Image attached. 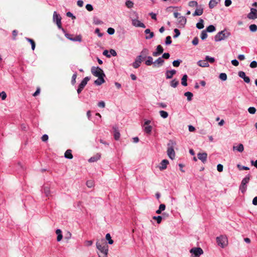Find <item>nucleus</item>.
I'll use <instances>...</instances> for the list:
<instances>
[{
	"label": "nucleus",
	"mask_w": 257,
	"mask_h": 257,
	"mask_svg": "<svg viewBox=\"0 0 257 257\" xmlns=\"http://www.w3.org/2000/svg\"><path fill=\"white\" fill-rule=\"evenodd\" d=\"M96 246L98 250L102 254L101 255L98 254L99 257H107L108 252V246L107 245H102L99 241H97L96 243Z\"/></svg>",
	"instance_id": "f257e3e1"
},
{
	"label": "nucleus",
	"mask_w": 257,
	"mask_h": 257,
	"mask_svg": "<svg viewBox=\"0 0 257 257\" xmlns=\"http://www.w3.org/2000/svg\"><path fill=\"white\" fill-rule=\"evenodd\" d=\"M176 145L175 142L173 140H170L168 144V149H167V155L169 157L173 160L174 159L175 156V153L174 150V146Z\"/></svg>",
	"instance_id": "f03ea898"
},
{
	"label": "nucleus",
	"mask_w": 257,
	"mask_h": 257,
	"mask_svg": "<svg viewBox=\"0 0 257 257\" xmlns=\"http://www.w3.org/2000/svg\"><path fill=\"white\" fill-rule=\"evenodd\" d=\"M250 178V175H248L242 179L241 182V184L239 186V190L241 192L242 194H244L246 190L247 184L249 182Z\"/></svg>",
	"instance_id": "7ed1b4c3"
},
{
	"label": "nucleus",
	"mask_w": 257,
	"mask_h": 257,
	"mask_svg": "<svg viewBox=\"0 0 257 257\" xmlns=\"http://www.w3.org/2000/svg\"><path fill=\"white\" fill-rule=\"evenodd\" d=\"M192 254L191 257H199L203 253V250L201 247H193L190 250Z\"/></svg>",
	"instance_id": "20e7f679"
},
{
	"label": "nucleus",
	"mask_w": 257,
	"mask_h": 257,
	"mask_svg": "<svg viewBox=\"0 0 257 257\" xmlns=\"http://www.w3.org/2000/svg\"><path fill=\"white\" fill-rule=\"evenodd\" d=\"M91 72L92 74L96 77H99L101 76H105V74L103 70L99 67H92Z\"/></svg>",
	"instance_id": "39448f33"
},
{
	"label": "nucleus",
	"mask_w": 257,
	"mask_h": 257,
	"mask_svg": "<svg viewBox=\"0 0 257 257\" xmlns=\"http://www.w3.org/2000/svg\"><path fill=\"white\" fill-rule=\"evenodd\" d=\"M138 16L137 17V19H133L132 20V25L136 27H141L143 28H145L146 26L145 25L141 22L140 21L138 20Z\"/></svg>",
	"instance_id": "423d86ee"
},
{
	"label": "nucleus",
	"mask_w": 257,
	"mask_h": 257,
	"mask_svg": "<svg viewBox=\"0 0 257 257\" xmlns=\"http://www.w3.org/2000/svg\"><path fill=\"white\" fill-rule=\"evenodd\" d=\"M225 29L218 33L214 37V40L218 42L223 40L225 38Z\"/></svg>",
	"instance_id": "0eeeda50"
},
{
	"label": "nucleus",
	"mask_w": 257,
	"mask_h": 257,
	"mask_svg": "<svg viewBox=\"0 0 257 257\" xmlns=\"http://www.w3.org/2000/svg\"><path fill=\"white\" fill-rule=\"evenodd\" d=\"M247 18L251 20H254L257 18V10L254 8H251L250 9V12L247 15Z\"/></svg>",
	"instance_id": "6e6552de"
},
{
	"label": "nucleus",
	"mask_w": 257,
	"mask_h": 257,
	"mask_svg": "<svg viewBox=\"0 0 257 257\" xmlns=\"http://www.w3.org/2000/svg\"><path fill=\"white\" fill-rule=\"evenodd\" d=\"M163 51L164 49L163 47L160 45H158L157 46L156 51L153 52V56L154 57L158 56L163 53Z\"/></svg>",
	"instance_id": "1a4fd4ad"
},
{
	"label": "nucleus",
	"mask_w": 257,
	"mask_h": 257,
	"mask_svg": "<svg viewBox=\"0 0 257 257\" xmlns=\"http://www.w3.org/2000/svg\"><path fill=\"white\" fill-rule=\"evenodd\" d=\"M197 158L200 160L203 163H205L207 161V154L206 152L199 153L197 154Z\"/></svg>",
	"instance_id": "9d476101"
},
{
	"label": "nucleus",
	"mask_w": 257,
	"mask_h": 257,
	"mask_svg": "<svg viewBox=\"0 0 257 257\" xmlns=\"http://www.w3.org/2000/svg\"><path fill=\"white\" fill-rule=\"evenodd\" d=\"M149 51L147 48H144L140 53V55L138 56H140V58L143 61L145 59L147 58V55L149 54Z\"/></svg>",
	"instance_id": "9b49d317"
},
{
	"label": "nucleus",
	"mask_w": 257,
	"mask_h": 257,
	"mask_svg": "<svg viewBox=\"0 0 257 257\" xmlns=\"http://www.w3.org/2000/svg\"><path fill=\"white\" fill-rule=\"evenodd\" d=\"M140 56H137L135 61L132 64V66L135 69L138 68L143 61L142 59L140 58Z\"/></svg>",
	"instance_id": "f8f14e48"
},
{
	"label": "nucleus",
	"mask_w": 257,
	"mask_h": 257,
	"mask_svg": "<svg viewBox=\"0 0 257 257\" xmlns=\"http://www.w3.org/2000/svg\"><path fill=\"white\" fill-rule=\"evenodd\" d=\"M238 76L242 78L244 82H245L247 83H249L250 81V78L249 77L246 76L245 73L243 71H240L238 73Z\"/></svg>",
	"instance_id": "ddd939ff"
},
{
	"label": "nucleus",
	"mask_w": 257,
	"mask_h": 257,
	"mask_svg": "<svg viewBox=\"0 0 257 257\" xmlns=\"http://www.w3.org/2000/svg\"><path fill=\"white\" fill-rule=\"evenodd\" d=\"M164 63V60L161 57H159L154 62V67H159L163 65Z\"/></svg>",
	"instance_id": "4468645a"
},
{
	"label": "nucleus",
	"mask_w": 257,
	"mask_h": 257,
	"mask_svg": "<svg viewBox=\"0 0 257 257\" xmlns=\"http://www.w3.org/2000/svg\"><path fill=\"white\" fill-rule=\"evenodd\" d=\"M90 79V77L86 76L82 80L81 83L79 85V87L84 89L85 86L86 85L88 81Z\"/></svg>",
	"instance_id": "2eb2a0df"
},
{
	"label": "nucleus",
	"mask_w": 257,
	"mask_h": 257,
	"mask_svg": "<svg viewBox=\"0 0 257 257\" xmlns=\"http://www.w3.org/2000/svg\"><path fill=\"white\" fill-rule=\"evenodd\" d=\"M169 164V161L164 159L161 161L160 163V166H159V169L160 170H164L167 168V166Z\"/></svg>",
	"instance_id": "dca6fc26"
},
{
	"label": "nucleus",
	"mask_w": 257,
	"mask_h": 257,
	"mask_svg": "<svg viewBox=\"0 0 257 257\" xmlns=\"http://www.w3.org/2000/svg\"><path fill=\"white\" fill-rule=\"evenodd\" d=\"M176 73V71L174 69L171 70H167L165 73L166 77L167 79H171Z\"/></svg>",
	"instance_id": "f3484780"
},
{
	"label": "nucleus",
	"mask_w": 257,
	"mask_h": 257,
	"mask_svg": "<svg viewBox=\"0 0 257 257\" xmlns=\"http://www.w3.org/2000/svg\"><path fill=\"white\" fill-rule=\"evenodd\" d=\"M216 242L217 244L222 248L224 247L223 236L220 235V236L216 237Z\"/></svg>",
	"instance_id": "a211bd4d"
},
{
	"label": "nucleus",
	"mask_w": 257,
	"mask_h": 257,
	"mask_svg": "<svg viewBox=\"0 0 257 257\" xmlns=\"http://www.w3.org/2000/svg\"><path fill=\"white\" fill-rule=\"evenodd\" d=\"M104 76H99V77H98V79H97L96 80H95L94 82V83L96 85H101L102 83H103L104 82H105V80L104 79Z\"/></svg>",
	"instance_id": "6ab92c4d"
},
{
	"label": "nucleus",
	"mask_w": 257,
	"mask_h": 257,
	"mask_svg": "<svg viewBox=\"0 0 257 257\" xmlns=\"http://www.w3.org/2000/svg\"><path fill=\"white\" fill-rule=\"evenodd\" d=\"M53 21L56 23H59L60 22H61V17L56 12H54L53 14Z\"/></svg>",
	"instance_id": "aec40b11"
},
{
	"label": "nucleus",
	"mask_w": 257,
	"mask_h": 257,
	"mask_svg": "<svg viewBox=\"0 0 257 257\" xmlns=\"http://www.w3.org/2000/svg\"><path fill=\"white\" fill-rule=\"evenodd\" d=\"M233 151H237L240 153H241L244 150V147L242 144H239L237 146H233L232 148Z\"/></svg>",
	"instance_id": "412c9836"
},
{
	"label": "nucleus",
	"mask_w": 257,
	"mask_h": 257,
	"mask_svg": "<svg viewBox=\"0 0 257 257\" xmlns=\"http://www.w3.org/2000/svg\"><path fill=\"white\" fill-rule=\"evenodd\" d=\"M113 130L114 138L116 141H117L119 140L120 136L119 131L117 128L114 127H113Z\"/></svg>",
	"instance_id": "4be33fe9"
},
{
	"label": "nucleus",
	"mask_w": 257,
	"mask_h": 257,
	"mask_svg": "<svg viewBox=\"0 0 257 257\" xmlns=\"http://www.w3.org/2000/svg\"><path fill=\"white\" fill-rule=\"evenodd\" d=\"M101 157V155L100 154H97L94 156L91 157L89 159L88 162H95L98 161L100 159Z\"/></svg>",
	"instance_id": "5701e85b"
},
{
	"label": "nucleus",
	"mask_w": 257,
	"mask_h": 257,
	"mask_svg": "<svg viewBox=\"0 0 257 257\" xmlns=\"http://www.w3.org/2000/svg\"><path fill=\"white\" fill-rule=\"evenodd\" d=\"M145 33L146 34H149V35L146 36L145 37V39L147 40L150 39L152 38L153 37H154V33L151 32L149 29H147L145 30Z\"/></svg>",
	"instance_id": "b1692460"
},
{
	"label": "nucleus",
	"mask_w": 257,
	"mask_h": 257,
	"mask_svg": "<svg viewBox=\"0 0 257 257\" xmlns=\"http://www.w3.org/2000/svg\"><path fill=\"white\" fill-rule=\"evenodd\" d=\"M220 2V0H210L209 3V7L210 9L214 8L217 4Z\"/></svg>",
	"instance_id": "393cba45"
},
{
	"label": "nucleus",
	"mask_w": 257,
	"mask_h": 257,
	"mask_svg": "<svg viewBox=\"0 0 257 257\" xmlns=\"http://www.w3.org/2000/svg\"><path fill=\"white\" fill-rule=\"evenodd\" d=\"M197 64L202 67H206L209 66L208 62L205 59L204 60H199L197 62Z\"/></svg>",
	"instance_id": "a878e982"
},
{
	"label": "nucleus",
	"mask_w": 257,
	"mask_h": 257,
	"mask_svg": "<svg viewBox=\"0 0 257 257\" xmlns=\"http://www.w3.org/2000/svg\"><path fill=\"white\" fill-rule=\"evenodd\" d=\"M67 39H68L69 40H70L72 41H74V42H76V41L81 42L82 41V37L80 35H77L76 36H75L73 38H69V37H67Z\"/></svg>",
	"instance_id": "bb28decb"
},
{
	"label": "nucleus",
	"mask_w": 257,
	"mask_h": 257,
	"mask_svg": "<svg viewBox=\"0 0 257 257\" xmlns=\"http://www.w3.org/2000/svg\"><path fill=\"white\" fill-rule=\"evenodd\" d=\"M64 157L67 159H72L73 157L72 154V151L71 150H67L65 153Z\"/></svg>",
	"instance_id": "cd10ccee"
},
{
	"label": "nucleus",
	"mask_w": 257,
	"mask_h": 257,
	"mask_svg": "<svg viewBox=\"0 0 257 257\" xmlns=\"http://www.w3.org/2000/svg\"><path fill=\"white\" fill-rule=\"evenodd\" d=\"M203 13V9L202 8H200L199 9H197L195 10L194 13L193 14V16H201L202 15Z\"/></svg>",
	"instance_id": "c85d7f7f"
},
{
	"label": "nucleus",
	"mask_w": 257,
	"mask_h": 257,
	"mask_svg": "<svg viewBox=\"0 0 257 257\" xmlns=\"http://www.w3.org/2000/svg\"><path fill=\"white\" fill-rule=\"evenodd\" d=\"M179 24L184 27L186 23V19L185 17H179Z\"/></svg>",
	"instance_id": "c756f323"
},
{
	"label": "nucleus",
	"mask_w": 257,
	"mask_h": 257,
	"mask_svg": "<svg viewBox=\"0 0 257 257\" xmlns=\"http://www.w3.org/2000/svg\"><path fill=\"white\" fill-rule=\"evenodd\" d=\"M187 78H188V76L187 74L183 75V76L181 79V84L183 86H187Z\"/></svg>",
	"instance_id": "7c9ffc66"
},
{
	"label": "nucleus",
	"mask_w": 257,
	"mask_h": 257,
	"mask_svg": "<svg viewBox=\"0 0 257 257\" xmlns=\"http://www.w3.org/2000/svg\"><path fill=\"white\" fill-rule=\"evenodd\" d=\"M147 60L145 61V64L147 66H151V65H154L153 59L151 56H148Z\"/></svg>",
	"instance_id": "2f4dec72"
},
{
	"label": "nucleus",
	"mask_w": 257,
	"mask_h": 257,
	"mask_svg": "<svg viewBox=\"0 0 257 257\" xmlns=\"http://www.w3.org/2000/svg\"><path fill=\"white\" fill-rule=\"evenodd\" d=\"M204 21L202 19H200L199 22L196 24V27L198 29H202L204 28Z\"/></svg>",
	"instance_id": "473e14b6"
},
{
	"label": "nucleus",
	"mask_w": 257,
	"mask_h": 257,
	"mask_svg": "<svg viewBox=\"0 0 257 257\" xmlns=\"http://www.w3.org/2000/svg\"><path fill=\"white\" fill-rule=\"evenodd\" d=\"M26 40L31 44L32 49L33 50H34L36 47V44L34 41L33 39H30L29 38H26Z\"/></svg>",
	"instance_id": "72a5a7b5"
},
{
	"label": "nucleus",
	"mask_w": 257,
	"mask_h": 257,
	"mask_svg": "<svg viewBox=\"0 0 257 257\" xmlns=\"http://www.w3.org/2000/svg\"><path fill=\"white\" fill-rule=\"evenodd\" d=\"M215 30V27L213 25H210L206 28L205 31L207 32L212 33L214 32Z\"/></svg>",
	"instance_id": "f704fd0d"
},
{
	"label": "nucleus",
	"mask_w": 257,
	"mask_h": 257,
	"mask_svg": "<svg viewBox=\"0 0 257 257\" xmlns=\"http://www.w3.org/2000/svg\"><path fill=\"white\" fill-rule=\"evenodd\" d=\"M178 84L179 81L176 79H174L170 82V85L173 88H176L178 85Z\"/></svg>",
	"instance_id": "c9c22d12"
},
{
	"label": "nucleus",
	"mask_w": 257,
	"mask_h": 257,
	"mask_svg": "<svg viewBox=\"0 0 257 257\" xmlns=\"http://www.w3.org/2000/svg\"><path fill=\"white\" fill-rule=\"evenodd\" d=\"M184 95L187 97L188 101H191L193 96V93L191 92L187 91L184 93Z\"/></svg>",
	"instance_id": "e433bc0d"
},
{
	"label": "nucleus",
	"mask_w": 257,
	"mask_h": 257,
	"mask_svg": "<svg viewBox=\"0 0 257 257\" xmlns=\"http://www.w3.org/2000/svg\"><path fill=\"white\" fill-rule=\"evenodd\" d=\"M93 23L95 25H101L103 23L100 20L95 16L93 18Z\"/></svg>",
	"instance_id": "4c0bfd02"
},
{
	"label": "nucleus",
	"mask_w": 257,
	"mask_h": 257,
	"mask_svg": "<svg viewBox=\"0 0 257 257\" xmlns=\"http://www.w3.org/2000/svg\"><path fill=\"white\" fill-rule=\"evenodd\" d=\"M152 128L153 127L151 125H147L144 127V131L146 134H150L152 132Z\"/></svg>",
	"instance_id": "58836bf2"
},
{
	"label": "nucleus",
	"mask_w": 257,
	"mask_h": 257,
	"mask_svg": "<svg viewBox=\"0 0 257 257\" xmlns=\"http://www.w3.org/2000/svg\"><path fill=\"white\" fill-rule=\"evenodd\" d=\"M43 191L47 197H48L50 195V190L49 187L45 186L43 188Z\"/></svg>",
	"instance_id": "ea45409f"
},
{
	"label": "nucleus",
	"mask_w": 257,
	"mask_h": 257,
	"mask_svg": "<svg viewBox=\"0 0 257 257\" xmlns=\"http://www.w3.org/2000/svg\"><path fill=\"white\" fill-rule=\"evenodd\" d=\"M105 238L108 241L109 244H112L113 243V240L111 239V235L109 233H107L105 235Z\"/></svg>",
	"instance_id": "a19ab883"
},
{
	"label": "nucleus",
	"mask_w": 257,
	"mask_h": 257,
	"mask_svg": "<svg viewBox=\"0 0 257 257\" xmlns=\"http://www.w3.org/2000/svg\"><path fill=\"white\" fill-rule=\"evenodd\" d=\"M159 113L161 116L163 118H166L168 116V113L164 110H160Z\"/></svg>",
	"instance_id": "79ce46f5"
},
{
	"label": "nucleus",
	"mask_w": 257,
	"mask_h": 257,
	"mask_svg": "<svg viewBox=\"0 0 257 257\" xmlns=\"http://www.w3.org/2000/svg\"><path fill=\"white\" fill-rule=\"evenodd\" d=\"M182 61L180 59H177V60H174L172 64H173V66L174 67H179L180 63H182Z\"/></svg>",
	"instance_id": "37998d69"
},
{
	"label": "nucleus",
	"mask_w": 257,
	"mask_h": 257,
	"mask_svg": "<svg viewBox=\"0 0 257 257\" xmlns=\"http://www.w3.org/2000/svg\"><path fill=\"white\" fill-rule=\"evenodd\" d=\"M153 219L154 220H156L157 222L159 224L161 222L162 220L163 219V217L162 216H154L153 217Z\"/></svg>",
	"instance_id": "c03bdc74"
},
{
	"label": "nucleus",
	"mask_w": 257,
	"mask_h": 257,
	"mask_svg": "<svg viewBox=\"0 0 257 257\" xmlns=\"http://www.w3.org/2000/svg\"><path fill=\"white\" fill-rule=\"evenodd\" d=\"M249 28L251 32H255L257 31V26L255 24L250 25Z\"/></svg>",
	"instance_id": "a18cd8bd"
},
{
	"label": "nucleus",
	"mask_w": 257,
	"mask_h": 257,
	"mask_svg": "<svg viewBox=\"0 0 257 257\" xmlns=\"http://www.w3.org/2000/svg\"><path fill=\"white\" fill-rule=\"evenodd\" d=\"M125 5L128 8H132L134 6V3L130 0H127L125 2Z\"/></svg>",
	"instance_id": "49530a36"
},
{
	"label": "nucleus",
	"mask_w": 257,
	"mask_h": 257,
	"mask_svg": "<svg viewBox=\"0 0 257 257\" xmlns=\"http://www.w3.org/2000/svg\"><path fill=\"white\" fill-rule=\"evenodd\" d=\"M205 60H206L207 62H209L211 63H212L215 61V59L214 57H211L209 56H206Z\"/></svg>",
	"instance_id": "de8ad7c7"
},
{
	"label": "nucleus",
	"mask_w": 257,
	"mask_h": 257,
	"mask_svg": "<svg viewBox=\"0 0 257 257\" xmlns=\"http://www.w3.org/2000/svg\"><path fill=\"white\" fill-rule=\"evenodd\" d=\"M207 37V32L205 30H203L201 34V38L202 40H204Z\"/></svg>",
	"instance_id": "09e8293b"
},
{
	"label": "nucleus",
	"mask_w": 257,
	"mask_h": 257,
	"mask_svg": "<svg viewBox=\"0 0 257 257\" xmlns=\"http://www.w3.org/2000/svg\"><path fill=\"white\" fill-rule=\"evenodd\" d=\"M172 43L171 37L170 36L166 37L165 40V44L169 45Z\"/></svg>",
	"instance_id": "8fccbe9b"
},
{
	"label": "nucleus",
	"mask_w": 257,
	"mask_h": 257,
	"mask_svg": "<svg viewBox=\"0 0 257 257\" xmlns=\"http://www.w3.org/2000/svg\"><path fill=\"white\" fill-rule=\"evenodd\" d=\"M76 77H77V72H75L73 74V75L72 76V78H71V84L72 85H74L75 83Z\"/></svg>",
	"instance_id": "3c124183"
},
{
	"label": "nucleus",
	"mask_w": 257,
	"mask_h": 257,
	"mask_svg": "<svg viewBox=\"0 0 257 257\" xmlns=\"http://www.w3.org/2000/svg\"><path fill=\"white\" fill-rule=\"evenodd\" d=\"M256 109L254 107H250L248 108V111L249 113L253 114L255 113Z\"/></svg>",
	"instance_id": "603ef678"
},
{
	"label": "nucleus",
	"mask_w": 257,
	"mask_h": 257,
	"mask_svg": "<svg viewBox=\"0 0 257 257\" xmlns=\"http://www.w3.org/2000/svg\"><path fill=\"white\" fill-rule=\"evenodd\" d=\"M174 32L175 33V34L173 36L174 38H177V37H178L180 36V32L178 29H175L174 30Z\"/></svg>",
	"instance_id": "864d4df0"
},
{
	"label": "nucleus",
	"mask_w": 257,
	"mask_h": 257,
	"mask_svg": "<svg viewBox=\"0 0 257 257\" xmlns=\"http://www.w3.org/2000/svg\"><path fill=\"white\" fill-rule=\"evenodd\" d=\"M189 6L191 7H197L198 3L196 1H190L189 3Z\"/></svg>",
	"instance_id": "5fc2aeb1"
},
{
	"label": "nucleus",
	"mask_w": 257,
	"mask_h": 257,
	"mask_svg": "<svg viewBox=\"0 0 257 257\" xmlns=\"http://www.w3.org/2000/svg\"><path fill=\"white\" fill-rule=\"evenodd\" d=\"M107 32L109 35H112L114 34L115 30L112 28H109L107 29Z\"/></svg>",
	"instance_id": "6e6d98bb"
},
{
	"label": "nucleus",
	"mask_w": 257,
	"mask_h": 257,
	"mask_svg": "<svg viewBox=\"0 0 257 257\" xmlns=\"http://www.w3.org/2000/svg\"><path fill=\"white\" fill-rule=\"evenodd\" d=\"M2 98V100H4L7 97V94L5 91L0 92V98Z\"/></svg>",
	"instance_id": "4d7b16f0"
},
{
	"label": "nucleus",
	"mask_w": 257,
	"mask_h": 257,
	"mask_svg": "<svg viewBox=\"0 0 257 257\" xmlns=\"http://www.w3.org/2000/svg\"><path fill=\"white\" fill-rule=\"evenodd\" d=\"M85 8L86 10L89 12H91L93 10V7L91 4H87L85 6Z\"/></svg>",
	"instance_id": "13d9d810"
},
{
	"label": "nucleus",
	"mask_w": 257,
	"mask_h": 257,
	"mask_svg": "<svg viewBox=\"0 0 257 257\" xmlns=\"http://www.w3.org/2000/svg\"><path fill=\"white\" fill-rule=\"evenodd\" d=\"M217 170L219 172H222L223 170V166L220 164H218L217 166Z\"/></svg>",
	"instance_id": "bf43d9fd"
},
{
	"label": "nucleus",
	"mask_w": 257,
	"mask_h": 257,
	"mask_svg": "<svg viewBox=\"0 0 257 257\" xmlns=\"http://www.w3.org/2000/svg\"><path fill=\"white\" fill-rule=\"evenodd\" d=\"M237 166V168L240 170H248L249 169L248 167L242 166H241L240 165H239V164H238Z\"/></svg>",
	"instance_id": "052dcab7"
},
{
	"label": "nucleus",
	"mask_w": 257,
	"mask_h": 257,
	"mask_svg": "<svg viewBox=\"0 0 257 257\" xmlns=\"http://www.w3.org/2000/svg\"><path fill=\"white\" fill-rule=\"evenodd\" d=\"M170 56V55L169 53H165L162 55L161 57L163 59H168L169 58Z\"/></svg>",
	"instance_id": "680f3d73"
},
{
	"label": "nucleus",
	"mask_w": 257,
	"mask_h": 257,
	"mask_svg": "<svg viewBox=\"0 0 257 257\" xmlns=\"http://www.w3.org/2000/svg\"><path fill=\"white\" fill-rule=\"evenodd\" d=\"M249 66L252 68H255L257 67V62L255 61H253L250 63Z\"/></svg>",
	"instance_id": "e2e57ef3"
},
{
	"label": "nucleus",
	"mask_w": 257,
	"mask_h": 257,
	"mask_svg": "<svg viewBox=\"0 0 257 257\" xmlns=\"http://www.w3.org/2000/svg\"><path fill=\"white\" fill-rule=\"evenodd\" d=\"M66 16L68 17H70L72 19L74 20L76 19V17L70 12H68L66 13Z\"/></svg>",
	"instance_id": "0e129e2a"
},
{
	"label": "nucleus",
	"mask_w": 257,
	"mask_h": 257,
	"mask_svg": "<svg viewBox=\"0 0 257 257\" xmlns=\"http://www.w3.org/2000/svg\"><path fill=\"white\" fill-rule=\"evenodd\" d=\"M95 33L97 34L99 37H101L103 35V33H101L100 32V30H99V28H96L95 29Z\"/></svg>",
	"instance_id": "69168bd1"
},
{
	"label": "nucleus",
	"mask_w": 257,
	"mask_h": 257,
	"mask_svg": "<svg viewBox=\"0 0 257 257\" xmlns=\"http://www.w3.org/2000/svg\"><path fill=\"white\" fill-rule=\"evenodd\" d=\"M198 42H199L198 38L197 37H196L193 39V40L192 42V43L193 45L196 46L198 44Z\"/></svg>",
	"instance_id": "338daca9"
},
{
	"label": "nucleus",
	"mask_w": 257,
	"mask_h": 257,
	"mask_svg": "<svg viewBox=\"0 0 257 257\" xmlns=\"http://www.w3.org/2000/svg\"><path fill=\"white\" fill-rule=\"evenodd\" d=\"M98 106L100 107L104 108L105 106V102L103 101H100L98 103Z\"/></svg>",
	"instance_id": "774afa93"
}]
</instances>
